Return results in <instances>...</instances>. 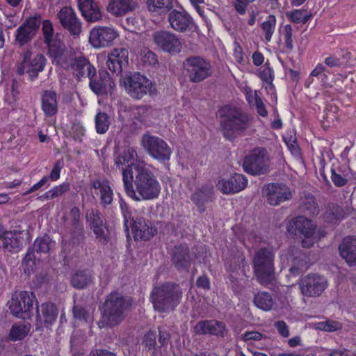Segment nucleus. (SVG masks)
I'll return each mask as SVG.
<instances>
[{
    "instance_id": "nucleus-4",
    "label": "nucleus",
    "mask_w": 356,
    "mask_h": 356,
    "mask_svg": "<svg viewBox=\"0 0 356 356\" xmlns=\"http://www.w3.org/2000/svg\"><path fill=\"white\" fill-rule=\"evenodd\" d=\"M182 291L174 283H164L154 286L150 294L154 309L159 312H169L181 302Z\"/></svg>"
},
{
    "instance_id": "nucleus-62",
    "label": "nucleus",
    "mask_w": 356,
    "mask_h": 356,
    "mask_svg": "<svg viewBox=\"0 0 356 356\" xmlns=\"http://www.w3.org/2000/svg\"><path fill=\"white\" fill-rule=\"evenodd\" d=\"M254 106L258 114L262 117H266L268 111L266 109L265 105L263 103L261 98L258 95V92L254 91Z\"/></svg>"
},
{
    "instance_id": "nucleus-28",
    "label": "nucleus",
    "mask_w": 356,
    "mask_h": 356,
    "mask_svg": "<svg viewBox=\"0 0 356 356\" xmlns=\"http://www.w3.org/2000/svg\"><path fill=\"white\" fill-rule=\"evenodd\" d=\"M58 311L56 305L51 302H44L37 307V321L44 324V326L51 325L56 320Z\"/></svg>"
},
{
    "instance_id": "nucleus-23",
    "label": "nucleus",
    "mask_w": 356,
    "mask_h": 356,
    "mask_svg": "<svg viewBox=\"0 0 356 356\" xmlns=\"http://www.w3.org/2000/svg\"><path fill=\"white\" fill-rule=\"evenodd\" d=\"M129 225L131 227L136 241H149L156 233V229L152 226L151 222L143 218H138L136 220H131Z\"/></svg>"
},
{
    "instance_id": "nucleus-53",
    "label": "nucleus",
    "mask_w": 356,
    "mask_h": 356,
    "mask_svg": "<svg viewBox=\"0 0 356 356\" xmlns=\"http://www.w3.org/2000/svg\"><path fill=\"white\" fill-rule=\"evenodd\" d=\"M156 332L150 330L145 334L143 341V343L147 349L154 350L153 354H156V348L159 347L156 343Z\"/></svg>"
},
{
    "instance_id": "nucleus-34",
    "label": "nucleus",
    "mask_w": 356,
    "mask_h": 356,
    "mask_svg": "<svg viewBox=\"0 0 356 356\" xmlns=\"http://www.w3.org/2000/svg\"><path fill=\"white\" fill-rule=\"evenodd\" d=\"M137 152L134 148H128L120 152L115 159V164L118 168H122L123 173L124 169L132 168L136 165L135 162L137 160Z\"/></svg>"
},
{
    "instance_id": "nucleus-1",
    "label": "nucleus",
    "mask_w": 356,
    "mask_h": 356,
    "mask_svg": "<svg viewBox=\"0 0 356 356\" xmlns=\"http://www.w3.org/2000/svg\"><path fill=\"white\" fill-rule=\"evenodd\" d=\"M135 175L130 169L123 170V185L126 193L136 201L156 198L161 186L154 173L140 164L134 166Z\"/></svg>"
},
{
    "instance_id": "nucleus-64",
    "label": "nucleus",
    "mask_w": 356,
    "mask_h": 356,
    "mask_svg": "<svg viewBox=\"0 0 356 356\" xmlns=\"http://www.w3.org/2000/svg\"><path fill=\"white\" fill-rule=\"evenodd\" d=\"M210 321H199L194 327L195 332L197 334H207L209 333Z\"/></svg>"
},
{
    "instance_id": "nucleus-22",
    "label": "nucleus",
    "mask_w": 356,
    "mask_h": 356,
    "mask_svg": "<svg viewBox=\"0 0 356 356\" xmlns=\"http://www.w3.org/2000/svg\"><path fill=\"white\" fill-rule=\"evenodd\" d=\"M90 89L97 95L111 92L115 84L110 74L106 71H99L98 77H90Z\"/></svg>"
},
{
    "instance_id": "nucleus-6",
    "label": "nucleus",
    "mask_w": 356,
    "mask_h": 356,
    "mask_svg": "<svg viewBox=\"0 0 356 356\" xmlns=\"http://www.w3.org/2000/svg\"><path fill=\"white\" fill-rule=\"evenodd\" d=\"M183 67L190 82L200 83L211 76L213 68L210 60L199 56L186 58L183 63Z\"/></svg>"
},
{
    "instance_id": "nucleus-5",
    "label": "nucleus",
    "mask_w": 356,
    "mask_h": 356,
    "mask_svg": "<svg viewBox=\"0 0 356 356\" xmlns=\"http://www.w3.org/2000/svg\"><path fill=\"white\" fill-rule=\"evenodd\" d=\"M274 254L269 248H261L255 252L252 266L258 282L262 285L273 283L275 280Z\"/></svg>"
},
{
    "instance_id": "nucleus-54",
    "label": "nucleus",
    "mask_w": 356,
    "mask_h": 356,
    "mask_svg": "<svg viewBox=\"0 0 356 356\" xmlns=\"http://www.w3.org/2000/svg\"><path fill=\"white\" fill-rule=\"evenodd\" d=\"M325 67L323 64L318 63L315 67V68L311 72L309 78L307 79L305 83V87L309 88L310 85L313 83V77H318L321 79L327 77L326 74H325Z\"/></svg>"
},
{
    "instance_id": "nucleus-17",
    "label": "nucleus",
    "mask_w": 356,
    "mask_h": 356,
    "mask_svg": "<svg viewBox=\"0 0 356 356\" xmlns=\"http://www.w3.org/2000/svg\"><path fill=\"white\" fill-rule=\"evenodd\" d=\"M117 31L108 26H95L90 32L89 42L96 49L109 46L118 37Z\"/></svg>"
},
{
    "instance_id": "nucleus-60",
    "label": "nucleus",
    "mask_w": 356,
    "mask_h": 356,
    "mask_svg": "<svg viewBox=\"0 0 356 356\" xmlns=\"http://www.w3.org/2000/svg\"><path fill=\"white\" fill-rule=\"evenodd\" d=\"M64 166V161L63 159H59L55 162L54 164V167L49 174V176L47 177L49 179H50L52 181H57L60 178V172L62 168Z\"/></svg>"
},
{
    "instance_id": "nucleus-37",
    "label": "nucleus",
    "mask_w": 356,
    "mask_h": 356,
    "mask_svg": "<svg viewBox=\"0 0 356 356\" xmlns=\"http://www.w3.org/2000/svg\"><path fill=\"white\" fill-rule=\"evenodd\" d=\"M1 245L8 251L18 252L22 247V239L17 236L16 232H6L1 238Z\"/></svg>"
},
{
    "instance_id": "nucleus-13",
    "label": "nucleus",
    "mask_w": 356,
    "mask_h": 356,
    "mask_svg": "<svg viewBox=\"0 0 356 356\" xmlns=\"http://www.w3.org/2000/svg\"><path fill=\"white\" fill-rule=\"evenodd\" d=\"M31 53L29 51L24 52L22 62L17 66V72L22 75L27 73L31 80L36 79L38 74L43 71L46 58L41 54H38L33 58H31Z\"/></svg>"
},
{
    "instance_id": "nucleus-58",
    "label": "nucleus",
    "mask_w": 356,
    "mask_h": 356,
    "mask_svg": "<svg viewBox=\"0 0 356 356\" xmlns=\"http://www.w3.org/2000/svg\"><path fill=\"white\" fill-rule=\"evenodd\" d=\"M120 203V207L122 213V216L124 217V225L125 227L126 231L128 230L129 224L130 223L131 220H133L131 217V213L129 211V206L125 202V201L122 199H121L119 201Z\"/></svg>"
},
{
    "instance_id": "nucleus-3",
    "label": "nucleus",
    "mask_w": 356,
    "mask_h": 356,
    "mask_svg": "<svg viewBox=\"0 0 356 356\" xmlns=\"http://www.w3.org/2000/svg\"><path fill=\"white\" fill-rule=\"evenodd\" d=\"M220 126L223 136L229 139H234L237 135L244 131L249 125L250 115L241 108L225 106L219 110Z\"/></svg>"
},
{
    "instance_id": "nucleus-40",
    "label": "nucleus",
    "mask_w": 356,
    "mask_h": 356,
    "mask_svg": "<svg viewBox=\"0 0 356 356\" xmlns=\"http://www.w3.org/2000/svg\"><path fill=\"white\" fill-rule=\"evenodd\" d=\"M146 4L150 13L163 15L172 10L173 0H147Z\"/></svg>"
},
{
    "instance_id": "nucleus-10",
    "label": "nucleus",
    "mask_w": 356,
    "mask_h": 356,
    "mask_svg": "<svg viewBox=\"0 0 356 356\" xmlns=\"http://www.w3.org/2000/svg\"><path fill=\"white\" fill-rule=\"evenodd\" d=\"M124 85L126 92L136 99H140L147 94L154 95L156 93L152 82L140 73H134L125 77Z\"/></svg>"
},
{
    "instance_id": "nucleus-16",
    "label": "nucleus",
    "mask_w": 356,
    "mask_h": 356,
    "mask_svg": "<svg viewBox=\"0 0 356 356\" xmlns=\"http://www.w3.org/2000/svg\"><path fill=\"white\" fill-rule=\"evenodd\" d=\"M57 17L62 27L72 36H79L82 31V23L71 7L62 8L57 13Z\"/></svg>"
},
{
    "instance_id": "nucleus-8",
    "label": "nucleus",
    "mask_w": 356,
    "mask_h": 356,
    "mask_svg": "<svg viewBox=\"0 0 356 356\" xmlns=\"http://www.w3.org/2000/svg\"><path fill=\"white\" fill-rule=\"evenodd\" d=\"M287 231L291 234L302 238V246L305 248L312 247L316 242L315 225L305 217L298 216L293 218L287 225Z\"/></svg>"
},
{
    "instance_id": "nucleus-51",
    "label": "nucleus",
    "mask_w": 356,
    "mask_h": 356,
    "mask_svg": "<svg viewBox=\"0 0 356 356\" xmlns=\"http://www.w3.org/2000/svg\"><path fill=\"white\" fill-rule=\"evenodd\" d=\"M283 39L284 48L286 52H291L294 48V38L293 37V29L291 25L286 24L283 30Z\"/></svg>"
},
{
    "instance_id": "nucleus-42",
    "label": "nucleus",
    "mask_w": 356,
    "mask_h": 356,
    "mask_svg": "<svg viewBox=\"0 0 356 356\" xmlns=\"http://www.w3.org/2000/svg\"><path fill=\"white\" fill-rule=\"evenodd\" d=\"M323 216L327 222L336 223L344 217V211L339 205L329 203L325 208Z\"/></svg>"
},
{
    "instance_id": "nucleus-18",
    "label": "nucleus",
    "mask_w": 356,
    "mask_h": 356,
    "mask_svg": "<svg viewBox=\"0 0 356 356\" xmlns=\"http://www.w3.org/2000/svg\"><path fill=\"white\" fill-rule=\"evenodd\" d=\"M168 19L170 27L179 33L192 32L195 29L193 17L186 11L171 10Z\"/></svg>"
},
{
    "instance_id": "nucleus-21",
    "label": "nucleus",
    "mask_w": 356,
    "mask_h": 356,
    "mask_svg": "<svg viewBox=\"0 0 356 356\" xmlns=\"http://www.w3.org/2000/svg\"><path fill=\"white\" fill-rule=\"evenodd\" d=\"M129 63V50L125 47H118L108 55L106 65L113 73H120Z\"/></svg>"
},
{
    "instance_id": "nucleus-30",
    "label": "nucleus",
    "mask_w": 356,
    "mask_h": 356,
    "mask_svg": "<svg viewBox=\"0 0 356 356\" xmlns=\"http://www.w3.org/2000/svg\"><path fill=\"white\" fill-rule=\"evenodd\" d=\"M339 254L350 266L356 265V236L345 237L339 246Z\"/></svg>"
},
{
    "instance_id": "nucleus-35",
    "label": "nucleus",
    "mask_w": 356,
    "mask_h": 356,
    "mask_svg": "<svg viewBox=\"0 0 356 356\" xmlns=\"http://www.w3.org/2000/svg\"><path fill=\"white\" fill-rule=\"evenodd\" d=\"M73 73L78 77H93L96 75V69L85 57L76 58L72 65Z\"/></svg>"
},
{
    "instance_id": "nucleus-48",
    "label": "nucleus",
    "mask_w": 356,
    "mask_h": 356,
    "mask_svg": "<svg viewBox=\"0 0 356 356\" xmlns=\"http://www.w3.org/2000/svg\"><path fill=\"white\" fill-rule=\"evenodd\" d=\"M286 15L290 20L296 24H305L312 17V15L305 9H295L286 13Z\"/></svg>"
},
{
    "instance_id": "nucleus-36",
    "label": "nucleus",
    "mask_w": 356,
    "mask_h": 356,
    "mask_svg": "<svg viewBox=\"0 0 356 356\" xmlns=\"http://www.w3.org/2000/svg\"><path fill=\"white\" fill-rule=\"evenodd\" d=\"M212 195L213 188L203 186L192 194L191 199L197 207L199 211L203 213L205 211L204 204L211 200Z\"/></svg>"
},
{
    "instance_id": "nucleus-41",
    "label": "nucleus",
    "mask_w": 356,
    "mask_h": 356,
    "mask_svg": "<svg viewBox=\"0 0 356 356\" xmlns=\"http://www.w3.org/2000/svg\"><path fill=\"white\" fill-rule=\"evenodd\" d=\"M300 210L304 214L310 216H314L318 213V206L312 195L307 193L301 197Z\"/></svg>"
},
{
    "instance_id": "nucleus-56",
    "label": "nucleus",
    "mask_w": 356,
    "mask_h": 356,
    "mask_svg": "<svg viewBox=\"0 0 356 356\" xmlns=\"http://www.w3.org/2000/svg\"><path fill=\"white\" fill-rule=\"evenodd\" d=\"M42 31L44 37V42L45 44L54 40V29L51 21L48 19L43 21Z\"/></svg>"
},
{
    "instance_id": "nucleus-44",
    "label": "nucleus",
    "mask_w": 356,
    "mask_h": 356,
    "mask_svg": "<svg viewBox=\"0 0 356 356\" xmlns=\"http://www.w3.org/2000/svg\"><path fill=\"white\" fill-rule=\"evenodd\" d=\"M92 282V276L86 270L76 272L71 279L72 285L78 289H83Z\"/></svg>"
},
{
    "instance_id": "nucleus-55",
    "label": "nucleus",
    "mask_w": 356,
    "mask_h": 356,
    "mask_svg": "<svg viewBox=\"0 0 356 356\" xmlns=\"http://www.w3.org/2000/svg\"><path fill=\"white\" fill-rule=\"evenodd\" d=\"M209 334L223 337L226 334L225 323L218 321H210Z\"/></svg>"
},
{
    "instance_id": "nucleus-43",
    "label": "nucleus",
    "mask_w": 356,
    "mask_h": 356,
    "mask_svg": "<svg viewBox=\"0 0 356 356\" xmlns=\"http://www.w3.org/2000/svg\"><path fill=\"white\" fill-rule=\"evenodd\" d=\"M67 221L71 226L74 235H81L83 232V224L80 222V210L74 207L71 209L67 217Z\"/></svg>"
},
{
    "instance_id": "nucleus-7",
    "label": "nucleus",
    "mask_w": 356,
    "mask_h": 356,
    "mask_svg": "<svg viewBox=\"0 0 356 356\" xmlns=\"http://www.w3.org/2000/svg\"><path fill=\"white\" fill-rule=\"evenodd\" d=\"M36 302L32 292L25 291H15L8 301V305L10 313L19 318H30L33 303Z\"/></svg>"
},
{
    "instance_id": "nucleus-33",
    "label": "nucleus",
    "mask_w": 356,
    "mask_h": 356,
    "mask_svg": "<svg viewBox=\"0 0 356 356\" xmlns=\"http://www.w3.org/2000/svg\"><path fill=\"white\" fill-rule=\"evenodd\" d=\"M42 109L46 116L51 117L58 112L57 94L51 90L42 92L41 95Z\"/></svg>"
},
{
    "instance_id": "nucleus-12",
    "label": "nucleus",
    "mask_w": 356,
    "mask_h": 356,
    "mask_svg": "<svg viewBox=\"0 0 356 356\" xmlns=\"http://www.w3.org/2000/svg\"><path fill=\"white\" fill-rule=\"evenodd\" d=\"M152 40L155 46L164 52L175 54L181 51L180 39L170 31H156L152 33Z\"/></svg>"
},
{
    "instance_id": "nucleus-25",
    "label": "nucleus",
    "mask_w": 356,
    "mask_h": 356,
    "mask_svg": "<svg viewBox=\"0 0 356 356\" xmlns=\"http://www.w3.org/2000/svg\"><path fill=\"white\" fill-rule=\"evenodd\" d=\"M86 220L90 223L97 239L102 243H107L108 236L105 233V227H104L101 212L98 209H95L89 210L86 213Z\"/></svg>"
},
{
    "instance_id": "nucleus-32",
    "label": "nucleus",
    "mask_w": 356,
    "mask_h": 356,
    "mask_svg": "<svg viewBox=\"0 0 356 356\" xmlns=\"http://www.w3.org/2000/svg\"><path fill=\"white\" fill-rule=\"evenodd\" d=\"M138 3L134 0H111L107 7V11L111 15L120 17L132 12Z\"/></svg>"
},
{
    "instance_id": "nucleus-61",
    "label": "nucleus",
    "mask_w": 356,
    "mask_h": 356,
    "mask_svg": "<svg viewBox=\"0 0 356 356\" xmlns=\"http://www.w3.org/2000/svg\"><path fill=\"white\" fill-rule=\"evenodd\" d=\"M243 341H261L266 338V336L257 331H248L241 335Z\"/></svg>"
},
{
    "instance_id": "nucleus-2",
    "label": "nucleus",
    "mask_w": 356,
    "mask_h": 356,
    "mask_svg": "<svg viewBox=\"0 0 356 356\" xmlns=\"http://www.w3.org/2000/svg\"><path fill=\"white\" fill-rule=\"evenodd\" d=\"M133 301L129 296L118 291H113L105 298L100 307L102 317L97 322L99 328L113 327L120 325L131 310Z\"/></svg>"
},
{
    "instance_id": "nucleus-50",
    "label": "nucleus",
    "mask_w": 356,
    "mask_h": 356,
    "mask_svg": "<svg viewBox=\"0 0 356 356\" xmlns=\"http://www.w3.org/2000/svg\"><path fill=\"white\" fill-rule=\"evenodd\" d=\"M314 327L316 330L331 332L342 329L343 324L337 321L327 320L325 321L316 323Z\"/></svg>"
},
{
    "instance_id": "nucleus-49",
    "label": "nucleus",
    "mask_w": 356,
    "mask_h": 356,
    "mask_svg": "<svg viewBox=\"0 0 356 356\" xmlns=\"http://www.w3.org/2000/svg\"><path fill=\"white\" fill-rule=\"evenodd\" d=\"M95 129L98 134H103L108 130L110 126V119L106 113H98L95 116Z\"/></svg>"
},
{
    "instance_id": "nucleus-45",
    "label": "nucleus",
    "mask_w": 356,
    "mask_h": 356,
    "mask_svg": "<svg viewBox=\"0 0 356 356\" xmlns=\"http://www.w3.org/2000/svg\"><path fill=\"white\" fill-rule=\"evenodd\" d=\"M49 47V53L51 57L54 58L58 63L63 60L65 54V45L60 40L55 39L46 43Z\"/></svg>"
},
{
    "instance_id": "nucleus-47",
    "label": "nucleus",
    "mask_w": 356,
    "mask_h": 356,
    "mask_svg": "<svg viewBox=\"0 0 356 356\" xmlns=\"http://www.w3.org/2000/svg\"><path fill=\"white\" fill-rule=\"evenodd\" d=\"M277 19L275 15H270L261 24V28L264 35L265 40L270 42L275 32Z\"/></svg>"
},
{
    "instance_id": "nucleus-20",
    "label": "nucleus",
    "mask_w": 356,
    "mask_h": 356,
    "mask_svg": "<svg viewBox=\"0 0 356 356\" xmlns=\"http://www.w3.org/2000/svg\"><path fill=\"white\" fill-rule=\"evenodd\" d=\"M248 185V179L242 174H234L229 179H220L218 180L216 187L223 194H234L243 189Z\"/></svg>"
},
{
    "instance_id": "nucleus-24",
    "label": "nucleus",
    "mask_w": 356,
    "mask_h": 356,
    "mask_svg": "<svg viewBox=\"0 0 356 356\" xmlns=\"http://www.w3.org/2000/svg\"><path fill=\"white\" fill-rule=\"evenodd\" d=\"M286 257L291 264L289 272L292 276H297L307 269L305 254L299 248L291 247Z\"/></svg>"
},
{
    "instance_id": "nucleus-52",
    "label": "nucleus",
    "mask_w": 356,
    "mask_h": 356,
    "mask_svg": "<svg viewBox=\"0 0 356 356\" xmlns=\"http://www.w3.org/2000/svg\"><path fill=\"white\" fill-rule=\"evenodd\" d=\"M140 59L145 66H155L159 64L157 56L147 48L141 51Z\"/></svg>"
},
{
    "instance_id": "nucleus-15",
    "label": "nucleus",
    "mask_w": 356,
    "mask_h": 356,
    "mask_svg": "<svg viewBox=\"0 0 356 356\" xmlns=\"http://www.w3.org/2000/svg\"><path fill=\"white\" fill-rule=\"evenodd\" d=\"M327 287L326 278L318 274H309L299 282L300 292L306 297H318Z\"/></svg>"
},
{
    "instance_id": "nucleus-57",
    "label": "nucleus",
    "mask_w": 356,
    "mask_h": 356,
    "mask_svg": "<svg viewBox=\"0 0 356 356\" xmlns=\"http://www.w3.org/2000/svg\"><path fill=\"white\" fill-rule=\"evenodd\" d=\"M54 199L60 197L70 190V184L68 182L56 186L49 189Z\"/></svg>"
},
{
    "instance_id": "nucleus-29",
    "label": "nucleus",
    "mask_w": 356,
    "mask_h": 356,
    "mask_svg": "<svg viewBox=\"0 0 356 356\" xmlns=\"http://www.w3.org/2000/svg\"><path fill=\"white\" fill-rule=\"evenodd\" d=\"M193 259L190 255L189 248L186 245H179L174 248L172 261L177 270L188 269Z\"/></svg>"
},
{
    "instance_id": "nucleus-9",
    "label": "nucleus",
    "mask_w": 356,
    "mask_h": 356,
    "mask_svg": "<svg viewBox=\"0 0 356 356\" xmlns=\"http://www.w3.org/2000/svg\"><path fill=\"white\" fill-rule=\"evenodd\" d=\"M140 144L154 159L165 162L170 159L172 154L170 147L163 139L159 136L146 133L142 136Z\"/></svg>"
},
{
    "instance_id": "nucleus-46",
    "label": "nucleus",
    "mask_w": 356,
    "mask_h": 356,
    "mask_svg": "<svg viewBox=\"0 0 356 356\" xmlns=\"http://www.w3.org/2000/svg\"><path fill=\"white\" fill-rule=\"evenodd\" d=\"M350 168H346L343 170L341 168H339L337 171L332 168L331 170V179L334 184L337 187L345 186L350 177Z\"/></svg>"
},
{
    "instance_id": "nucleus-63",
    "label": "nucleus",
    "mask_w": 356,
    "mask_h": 356,
    "mask_svg": "<svg viewBox=\"0 0 356 356\" xmlns=\"http://www.w3.org/2000/svg\"><path fill=\"white\" fill-rule=\"evenodd\" d=\"M274 327L278 334L283 338H287L290 335L289 327L284 321H278L275 323Z\"/></svg>"
},
{
    "instance_id": "nucleus-19",
    "label": "nucleus",
    "mask_w": 356,
    "mask_h": 356,
    "mask_svg": "<svg viewBox=\"0 0 356 356\" xmlns=\"http://www.w3.org/2000/svg\"><path fill=\"white\" fill-rule=\"evenodd\" d=\"M40 25V18L32 17L26 19L15 32V40L22 46L32 40Z\"/></svg>"
},
{
    "instance_id": "nucleus-38",
    "label": "nucleus",
    "mask_w": 356,
    "mask_h": 356,
    "mask_svg": "<svg viewBox=\"0 0 356 356\" xmlns=\"http://www.w3.org/2000/svg\"><path fill=\"white\" fill-rule=\"evenodd\" d=\"M253 302L257 307L266 312L276 307V302L272 295L265 291L257 293L254 296Z\"/></svg>"
},
{
    "instance_id": "nucleus-59",
    "label": "nucleus",
    "mask_w": 356,
    "mask_h": 356,
    "mask_svg": "<svg viewBox=\"0 0 356 356\" xmlns=\"http://www.w3.org/2000/svg\"><path fill=\"white\" fill-rule=\"evenodd\" d=\"M73 315L76 319L79 321H87L89 318V314L86 309L79 305H75L73 307Z\"/></svg>"
},
{
    "instance_id": "nucleus-11",
    "label": "nucleus",
    "mask_w": 356,
    "mask_h": 356,
    "mask_svg": "<svg viewBox=\"0 0 356 356\" xmlns=\"http://www.w3.org/2000/svg\"><path fill=\"white\" fill-rule=\"evenodd\" d=\"M243 170L252 175H261L269 172V156L267 150L264 147L254 148L245 156L243 163Z\"/></svg>"
},
{
    "instance_id": "nucleus-27",
    "label": "nucleus",
    "mask_w": 356,
    "mask_h": 356,
    "mask_svg": "<svg viewBox=\"0 0 356 356\" xmlns=\"http://www.w3.org/2000/svg\"><path fill=\"white\" fill-rule=\"evenodd\" d=\"M91 186L96 191L95 193L99 197L102 207H106L112 204L113 191L107 179H94L91 180Z\"/></svg>"
},
{
    "instance_id": "nucleus-39",
    "label": "nucleus",
    "mask_w": 356,
    "mask_h": 356,
    "mask_svg": "<svg viewBox=\"0 0 356 356\" xmlns=\"http://www.w3.org/2000/svg\"><path fill=\"white\" fill-rule=\"evenodd\" d=\"M31 325L28 322L14 323L9 331L8 338L12 341H21L28 336Z\"/></svg>"
},
{
    "instance_id": "nucleus-14",
    "label": "nucleus",
    "mask_w": 356,
    "mask_h": 356,
    "mask_svg": "<svg viewBox=\"0 0 356 356\" xmlns=\"http://www.w3.org/2000/svg\"><path fill=\"white\" fill-rule=\"evenodd\" d=\"M263 193L268 203L272 206H278L291 200L293 197V191L282 183L266 184L263 189Z\"/></svg>"
},
{
    "instance_id": "nucleus-26",
    "label": "nucleus",
    "mask_w": 356,
    "mask_h": 356,
    "mask_svg": "<svg viewBox=\"0 0 356 356\" xmlns=\"http://www.w3.org/2000/svg\"><path fill=\"white\" fill-rule=\"evenodd\" d=\"M78 6L82 16L88 22L95 23L102 19L101 8L94 0H78Z\"/></svg>"
},
{
    "instance_id": "nucleus-31",
    "label": "nucleus",
    "mask_w": 356,
    "mask_h": 356,
    "mask_svg": "<svg viewBox=\"0 0 356 356\" xmlns=\"http://www.w3.org/2000/svg\"><path fill=\"white\" fill-rule=\"evenodd\" d=\"M55 243L52 241L50 237L44 235L42 237H38L33 243V248L28 249L27 253L24 259V261H33L35 259L34 252L38 253H49L51 250L54 248Z\"/></svg>"
}]
</instances>
